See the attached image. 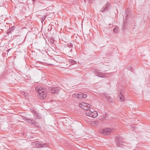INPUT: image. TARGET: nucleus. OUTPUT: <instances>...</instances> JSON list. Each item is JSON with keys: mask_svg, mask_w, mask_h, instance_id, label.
Instances as JSON below:
<instances>
[{"mask_svg": "<svg viewBox=\"0 0 150 150\" xmlns=\"http://www.w3.org/2000/svg\"><path fill=\"white\" fill-rule=\"evenodd\" d=\"M35 90L39 93L38 98H39L42 99L46 97L47 89L41 87H37L35 88Z\"/></svg>", "mask_w": 150, "mask_h": 150, "instance_id": "f257e3e1", "label": "nucleus"}, {"mask_svg": "<svg viewBox=\"0 0 150 150\" xmlns=\"http://www.w3.org/2000/svg\"><path fill=\"white\" fill-rule=\"evenodd\" d=\"M113 129L110 128H105L99 130V132L103 135L108 134L110 132H112Z\"/></svg>", "mask_w": 150, "mask_h": 150, "instance_id": "f03ea898", "label": "nucleus"}, {"mask_svg": "<svg viewBox=\"0 0 150 150\" xmlns=\"http://www.w3.org/2000/svg\"><path fill=\"white\" fill-rule=\"evenodd\" d=\"M79 106L82 109L87 110L88 109V108H90L91 106L89 104L81 102L79 104Z\"/></svg>", "mask_w": 150, "mask_h": 150, "instance_id": "7ed1b4c3", "label": "nucleus"}, {"mask_svg": "<svg viewBox=\"0 0 150 150\" xmlns=\"http://www.w3.org/2000/svg\"><path fill=\"white\" fill-rule=\"evenodd\" d=\"M60 89L57 87H53L52 88H49L48 91L50 93L53 94H57L58 92Z\"/></svg>", "mask_w": 150, "mask_h": 150, "instance_id": "20e7f679", "label": "nucleus"}, {"mask_svg": "<svg viewBox=\"0 0 150 150\" xmlns=\"http://www.w3.org/2000/svg\"><path fill=\"white\" fill-rule=\"evenodd\" d=\"M115 142L118 146L122 145L121 144L123 143V140L121 137L120 136H117L116 137Z\"/></svg>", "mask_w": 150, "mask_h": 150, "instance_id": "39448f33", "label": "nucleus"}, {"mask_svg": "<svg viewBox=\"0 0 150 150\" xmlns=\"http://www.w3.org/2000/svg\"><path fill=\"white\" fill-rule=\"evenodd\" d=\"M35 144L36 145V147H44L47 146V144L46 143L42 144L40 143V142H34Z\"/></svg>", "mask_w": 150, "mask_h": 150, "instance_id": "423d86ee", "label": "nucleus"}, {"mask_svg": "<svg viewBox=\"0 0 150 150\" xmlns=\"http://www.w3.org/2000/svg\"><path fill=\"white\" fill-rule=\"evenodd\" d=\"M95 72L96 75L99 77H103L104 76L105 74H104L98 72L97 70H95Z\"/></svg>", "mask_w": 150, "mask_h": 150, "instance_id": "0eeeda50", "label": "nucleus"}, {"mask_svg": "<svg viewBox=\"0 0 150 150\" xmlns=\"http://www.w3.org/2000/svg\"><path fill=\"white\" fill-rule=\"evenodd\" d=\"M109 4H106V5L103 8L102 10L100 11L101 12H104L108 10Z\"/></svg>", "mask_w": 150, "mask_h": 150, "instance_id": "6e6552de", "label": "nucleus"}, {"mask_svg": "<svg viewBox=\"0 0 150 150\" xmlns=\"http://www.w3.org/2000/svg\"><path fill=\"white\" fill-rule=\"evenodd\" d=\"M25 121L30 124H34L35 123V121L33 119H25Z\"/></svg>", "mask_w": 150, "mask_h": 150, "instance_id": "1a4fd4ad", "label": "nucleus"}, {"mask_svg": "<svg viewBox=\"0 0 150 150\" xmlns=\"http://www.w3.org/2000/svg\"><path fill=\"white\" fill-rule=\"evenodd\" d=\"M15 27L14 26H12L7 30V33L8 34V35L10 33H12L13 32V31Z\"/></svg>", "mask_w": 150, "mask_h": 150, "instance_id": "9d476101", "label": "nucleus"}, {"mask_svg": "<svg viewBox=\"0 0 150 150\" xmlns=\"http://www.w3.org/2000/svg\"><path fill=\"white\" fill-rule=\"evenodd\" d=\"M98 112L96 111H92L91 117L93 118H95L98 116Z\"/></svg>", "mask_w": 150, "mask_h": 150, "instance_id": "9b49d317", "label": "nucleus"}, {"mask_svg": "<svg viewBox=\"0 0 150 150\" xmlns=\"http://www.w3.org/2000/svg\"><path fill=\"white\" fill-rule=\"evenodd\" d=\"M33 115L36 119H40L41 118V116L39 113L36 112H34Z\"/></svg>", "mask_w": 150, "mask_h": 150, "instance_id": "f8f14e48", "label": "nucleus"}, {"mask_svg": "<svg viewBox=\"0 0 150 150\" xmlns=\"http://www.w3.org/2000/svg\"><path fill=\"white\" fill-rule=\"evenodd\" d=\"M92 113V111H91L89 108L88 109L86 110V111L85 113L87 116H88L91 117V114Z\"/></svg>", "mask_w": 150, "mask_h": 150, "instance_id": "ddd939ff", "label": "nucleus"}, {"mask_svg": "<svg viewBox=\"0 0 150 150\" xmlns=\"http://www.w3.org/2000/svg\"><path fill=\"white\" fill-rule=\"evenodd\" d=\"M76 96H77V97L78 98H82L83 97V93H81L80 94H77V95L75 94H73V97H75Z\"/></svg>", "mask_w": 150, "mask_h": 150, "instance_id": "4468645a", "label": "nucleus"}, {"mask_svg": "<svg viewBox=\"0 0 150 150\" xmlns=\"http://www.w3.org/2000/svg\"><path fill=\"white\" fill-rule=\"evenodd\" d=\"M103 97L104 98L107 99L109 101H111V98H110V96L107 94H104Z\"/></svg>", "mask_w": 150, "mask_h": 150, "instance_id": "2eb2a0df", "label": "nucleus"}, {"mask_svg": "<svg viewBox=\"0 0 150 150\" xmlns=\"http://www.w3.org/2000/svg\"><path fill=\"white\" fill-rule=\"evenodd\" d=\"M119 97L120 98V101H122L124 100V97L122 96L121 93L119 95Z\"/></svg>", "mask_w": 150, "mask_h": 150, "instance_id": "dca6fc26", "label": "nucleus"}, {"mask_svg": "<svg viewBox=\"0 0 150 150\" xmlns=\"http://www.w3.org/2000/svg\"><path fill=\"white\" fill-rule=\"evenodd\" d=\"M59 58H61V56L60 55L57 56V57H55L54 59H54V60L57 62H59L60 61V60L59 59Z\"/></svg>", "mask_w": 150, "mask_h": 150, "instance_id": "f3484780", "label": "nucleus"}, {"mask_svg": "<svg viewBox=\"0 0 150 150\" xmlns=\"http://www.w3.org/2000/svg\"><path fill=\"white\" fill-rule=\"evenodd\" d=\"M46 17V16H44L42 17H41L40 20L42 23L43 22L44 20L45 19Z\"/></svg>", "mask_w": 150, "mask_h": 150, "instance_id": "a211bd4d", "label": "nucleus"}, {"mask_svg": "<svg viewBox=\"0 0 150 150\" xmlns=\"http://www.w3.org/2000/svg\"><path fill=\"white\" fill-rule=\"evenodd\" d=\"M118 28L117 27H115L113 29V32L115 33H117L118 32Z\"/></svg>", "mask_w": 150, "mask_h": 150, "instance_id": "6ab92c4d", "label": "nucleus"}, {"mask_svg": "<svg viewBox=\"0 0 150 150\" xmlns=\"http://www.w3.org/2000/svg\"><path fill=\"white\" fill-rule=\"evenodd\" d=\"M127 69L128 70L132 71V66H129L127 67Z\"/></svg>", "mask_w": 150, "mask_h": 150, "instance_id": "aec40b11", "label": "nucleus"}, {"mask_svg": "<svg viewBox=\"0 0 150 150\" xmlns=\"http://www.w3.org/2000/svg\"><path fill=\"white\" fill-rule=\"evenodd\" d=\"M23 95L25 97L27 96H28V93H25L24 91H23Z\"/></svg>", "mask_w": 150, "mask_h": 150, "instance_id": "412c9836", "label": "nucleus"}, {"mask_svg": "<svg viewBox=\"0 0 150 150\" xmlns=\"http://www.w3.org/2000/svg\"><path fill=\"white\" fill-rule=\"evenodd\" d=\"M70 62H71V63L72 64H75V63H76V62H75V61H74V60H72Z\"/></svg>", "mask_w": 150, "mask_h": 150, "instance_id": "4be33fe9", "label": "nucleus"}, {"mask_svg": "<svg viewBox=\"0 0 150 150\" xmlns=\"http://www.w3.org/2000/svg\"><path fill=\"white\" fill-rule=\"evenodd\" d=\"M87 96L86 94H84L83 93V98H86Z\"/></svg>", "mask_w": 150, "mask_h": 150, "instance_id": "5701e85b", "label": "nucleus"}, {"mask_svg": "<svg viewBox=\"0 0 150 150\" xmlns=\"http://www.w3.org/2000/svg\"><path fill=\"white\" fill-rule=\"evenodd\" d=\"M68 46L69 47H72L73 46V45L72 44H71V43H70L68 45Z\"/></svg>", "mask_w": 150, "mask_h": 150, "instance_id": "b1692460", "label": "nucleus"}, {"mask_svg": "<svg viewBox=\"0 0 150 150\" xmlns=\"http://www.w3.org/2000/svg\"><path fill=\"white\" fill-rule=\"evenodd\" d=\"M51 43L52 44H53L54 42V40H53L51 39L50 41Z\"/></svg>", "mask_w": 150, "mask_h": 150, "instance_id": "393cba45", "label": "nucleus"}, {"mask_svg": "<svg viewBox=\"0 0 150 150\" xmlns=\"http://www.w3.org/2000/svg\"><path fill=\"white\" fill-rule=\"evenodd\" d=\"M32 1H33V4H34L35 3V1H36V0H32Z\"/></svg>", "mask_w": 150, "mask_h": 150, "instance_id": "a878e982", "label": "nucleus"}, {"mask_svg": "<svg viewBox=\"0 0 150 150\" xmlns=\"http://www.w3.org/2000/svg\"><path fill=\"white\" fill-rule=\"evenodd\" d=\"M11 49H11H8V50H7V52H9V51H10Z\"/></svg>", "mask_w": 150, "mask_h": 150, "instance_id": "bb28decb", "label": "nucleus"}, {"mask_svg": "<svg viewBox=\"0 0 150 150\" xmlns=\"http://www.w3.org/2000/svg\"><path fill=\"white\" fill-rule=\"evenodd\" d=\"M126 22V21H125V22H124V24H125Z\"/></svg>", "mask_w": 150, "mask_h": 150, "instance_id": "cd10ccee", "label": "nucleus"}, {"mask_svg": "<svg viewBox=\"0 0 150 150\" xmlns=\"http://www.w3.org/2000/svg\"><path fill=\"white\" fill-rule=\"evenodd\" d=\"M21 93H22L23 95V91H22V92H21Z\"/></svg>", "mask_w": 150, "mask_h": 150, "instance_id": "c85d7f7f", "label": "nucleus"}, {"mask_svg": "<svg viewBox=\"0 0 150 150\" xmlns=\"http://www.w3.org/2000/svg\"><path fill=\"white\" fill-rule=\"evenodd\" d=\"M72 50V49L71 48V50H70V51L71 52V51Z\"/></svg>", "mask_w": 150, "mask_h": 150, "instance_id": "c756f323", "label": "nucleus"}, {"mask_svg": "<svg viewBox=\"0 0 150 150\" xmlns=\"http://www.w3.org/2000/svg\"><path fill=\"white\" fill-rule=\"evenodd\" d=\"M93 122H91V123L92 124H93L92 123H93Z\"/></svg>", "mask_w": 150, "mask_h": 150, "instance_id": "7c9ffc66", "label": "nucleus"}]
</instances>
